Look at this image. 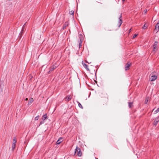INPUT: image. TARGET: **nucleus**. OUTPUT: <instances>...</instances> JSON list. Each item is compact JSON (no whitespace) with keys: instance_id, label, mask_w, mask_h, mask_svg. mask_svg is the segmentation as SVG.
Segmentation results:
<instances>
[{"instance_id":"20e7f679","label":"nucleus","mask_w":159,"mask_h":159,"mask_svg":"<svg viewBox=\"0 0 159 159\" xmlns=\"http://www.w3.org/2000/svg\"><path fill=\"white\" fill-rule=\"evenodd\" d=\"M100 96L102 98H105V99L106 101L107 102H108V98L107 96L106 93H100Z\"/></svg>"},{"instance_id":"9b49d317","label":"nucleus","mask_w":159,"mask_h":159,"mask_svg":"<svg viewBox=\"0 0 159 159\" xmlns=\"http://www.w3.org/2000/svg\"><path fill=\"white\" fill-rule=\"evenodd\" d=\"M159 121V116L156 117L153 122V125L156 126Z\"/></svg>"},{"instance_id":"6e6552de","label":"nucleus","mask_w":159,"mask_h":159,"mask_svg":"<svg viewBox=\"0 0 159 159\" xmlns=\"http://www.w3.org/2000/svg\"><path fill=\"white\" fill-rule=\"evenodd\" d=\"M131 63L129 62H127L125 66V70H127L129 69V67L130 66Z\"/></svg>"},{"instance_id":"f257e3e1","label":"nucleus","mask_w":159,"mask_h":159,"mask_svg":"<svg viewBox=\"0 0 159 159\" xmlns=\"http://www.w3.org/2000/svg\"><path fill=\"white\" fill-rule=\"evenodd\" d=\"M79 40L78 42L79 48H80L82 46V43L83 40V37L82 34H80L79 35Z\"/></svg>"},{"instance_id":"2f4dec72","label":"nucleus","mask_w":159,"mask_h":159,"mask_svg":"<svg viewBox=\"0 0 159 159\" xmlns=\"http://www.w3.org/2000/svg\"><path fill=\"white\" fill-rule=\"evenodd\" d=\"M86 61V62H87V63H91V62H90V63H89L88 62H87V61Z\"/></svg>"},{"instance_id":"412c9836","label":"nucleus","mask_w":159,"mask_h":159,"mask_svg":"<svg viewBox=\"0 0 159 159\" xmlns=\"http://www.w3.org/2000/svg\"><path fill=\"white\" fill-rule=\"evenodd\" d=\"M77 102L78 103L79 107L83 109V107L81 104L78 102Z\"/></svg>"},{"instance_id":"a878e982","label":"nucleus","mask_w":159,"mask_h":159,"mask_svg":"<svg viewBox=\"0 0 159 159\" xmlns=\"http://www.w3.org/2000/svg\"><path fill=\"white\" fill-rule=\"evenodd\" d=\"M13 140L14 142H15V144H16V139L15 138H14L13 139Z\"/></svg>"},{"instance_id":"1a4fd4ad","label":"nucleus","mask_w":159,"mask_h":159,"mask_svg":"<svg viewBox=\"0 0 159 159\" xmlns=\"http://www.w3.org/2000/svg\"><path fill=\"white\" fill-rule=\"evenodd\" d=\"M25 24L24 25L23 27H22L21 30L19 34V37L20 38V39L21 38V37L23 35V33L24 32V26L25 25Z\"/></svg>"},{"instance_id":"0eeeda50","label":"nucleus","mask_w":159,"mask_h":159,"mask_svg":"<svg viewBox=\"0 0 159 159\" xmlns=\"http://www.w3.org/2000/svg\"><path fill=\"white\" fill-rule=\"evenodd\" d=\"M72 97V96L70 95H68L64 98V100L66 102H68L71 99Z\"/></svg>"},{"instance_id":"f8f14e48","label":"nucleus","mask_w":159,"mask_h":159,"mask_svg":"<svg viewBox=\"0 0 159 159\" xmlns=\"http://www.w3.org/2000/svg\"><path fill=\"white\" fill-rule=\"evenodd\" d=\"M157 76L156 75H153L151 76V77L150 78V80L151 81H153L157 79Z\"/></svg>"},{"instance_id":"423d86ee","label":"nucleus","mask_w":159,"mask_h":159,"mask_svg":"<svg viewBox=\"0 0 159 159\" xmlns=\"http://www.w3.org/2000/svg\"><path fill=\"white\" fill-rule=\"evenodd\" d=\"M122 13H121L120 16V17L119 18V21L118 22V23L117 24V25L118 27L119 28L121 26L122 23Z\"/></svg>"},{"instance_id":"4468645a","label":"nucleus","mask_w":159,"mask_h":159,"mask_svg":"<svg viewBox=\"0 0 159 159\" xmlns=\"http://www.w3.org/2000/svg\"><path fill=\"white\" fill-rule=\"evenodd\" d=\"M155 30H157V33L159 30V23H157L155 26Z\"/></svg>"},{"instance_id":"bb28decb","label":"nucleus","mask_w":159,"mask_h":159,"mask_svg":"<svg viewBox=\"0 0 159 159\" xmlns=\"http://www.w3.org/2000/svg\"><path fill=\"white\" fill-rule=\"evenodd\" d=\"M148 102V99H146L145 101V104H147V102Z\"/></svg>"},{"instance_id":"4be33fe9","label":"nucleus","mask_w":159,"mask_h":159,"mask_svg":"<svg viewBox=\"0 0 159 159\" xmlns=\"http://www.w3.org/2000/svg\"><path fill=\"white\" fill-rule=\"evenodd\" d=\"M159 112V107L157 108L154 112L155 114H156Z\"/></svg>"},{"instance_id":"b1692460","label":"nucleus","mask_w":159,"mask_h":159,"mask_svg":"<svg viewBox=\"0 0 159 159\" xmlns=\"http://www.w3.org/2000/svg\"><path fill=\"white\" fill-rule=\"evenodd\" d=\"M147 28V26L145 25V24H144L142 27L143 29H145Z\"/></svg>"},{"instance_id":"5701e85b","label":"nucleus","mask_w":159,"mask_h":159,"mask_svg":"<svg viewBox=\"0 0 159 159\" xmlns=\"http://www.w3.org/2000/svg\"><path fill=\"white\" fill-rule=\"evenodd\" d=\"M39 115L37 116L35 118L34 120H38L39 119Z\"/></svg>"},{"instance_id":"9d476101","label":"nucleus","mask_w":159,"mask_h":159,"mask_svg":"<svg viewBox=\"0 0 159 159\" xmlns=\"http://www.w3.org/2000/svg\"><path fill=\"white\" fill-rule=\"evenodd\" d=\"M57 67V66H55L54 65H53L52 66L50 67V70L49 71V73L53 71L54 69H56Z\"/></svg>"},{"instance_id":"a211bd4d","label":"nucleus","mask_w":159,"mask_h":159,"mask_svg":"<svg viewBox=\"0 0 159 159\" xmlns=\"http://www.w3.org/2000/svg\"><path fill=\"white\" fill-rule=\"evenodd\" d=\"M133 104V102H128V106L129 108H131V107L132 106Z\"/></svg>"},{"instance_id":"6ab92c4d","label":"nucleus","mask_w":159,"mask_h":159,"mask_svg":"<svg viewBox=\"0 0 159 159\" xmlns=\"http://www.w3.org/2000/svg\"><path fill=\"white\" fill-rule=\"evenodd\" d=\"M67 25H68V24H67L66 23H65L63 26L62 29L63 30L65 29L66 28V26H67Z\"/></svg>"},{"instance_id":"7c9ffc66","label":"nucleus","mask_w":159,"mask_h":159,"mask_svg":"<svg viewBox=\"0 0 159 159\" xmlns=\"http://www.w3.org/2000/svg\"><path fill=\"white\" fill-rule=\"evenodd\" d=\"M28 100V99L27 98H26L25 99V100H26V101H27V100Z\"/></svg>"},{"instance_id":"cd10ccee","label":"nucleus","mask_w":159,"mask_h":159,"mask_svg":"<svg viewBox=\"0 0 159 159\" xmlns=\"http://www.w3.org/2000/svg\"><path fill=\"white\" fill-rule=\"evenodd\" d=\"M147 11V10H144L145 13H146Z\"/></svg>"},{"instance_id":"393cba45","label":"nucleus","mask_w":159,"mask_h":159,"mask_svg":"<svg viewBox=\"0 0 159 159\" xmlns=\"http://www.w3.org/2000/svg\"><path fill=\"white\" fill-rule=\"evenodd\" d=\"M137 34H134L133 37V38H134L136 36H137Z\"/></svg>"},{"instance_id":"dca6fc26","label":"nucleus","mask_w":159,"mask_h":159,"mask_svg":"<svg viewBox=\"0 0 159 159\" xmlns=\"http://www.w3.org/2000/svg\"><path fill=\"white\" fill-rule=\"evenodd\" d=\"M62 139V138H60L59 139L57 140L56 142V144L57 145H58L60 144V143L62 142V141H61L60 140H61Z\"/></svg>"},{"instance_id":"7ed1b4c3","label":"nucleus","mask_w":159,"mask_h":159,"mask_svg":"<svg viewBox=\"0 0 159 159\" xmlns=\"http://www.w3.org/2000/svg\"><path fill=\"white\" fill-rule=\"evenodd\" d=\"M48 116L47 114H45L42 117V121L40 123L39 126L43 124L44 123V120L46 119H48Z\"/></svg>"},{"instance_id":"c85d7f7f","label":"nucleus","mask_w":159,"mask_h":159,"mask_svg":"<svg viewBox=\"0 0 159 159\" xmlns=\"http://www.w3.org/2000/svg\"><path fill=\"white\" fill-rule=\"evenodd\" d=\"M131 29H130L129 30V32H130L131 31Z\"/></svg>"},{"instance_id":"f03ea898","label":"nucleus","mask_w":159,"mask_h":159,"mask_svg":"<svg viewBox=\"0 0 159 159\" xmlns=\"http://www.w3.org/2000/svg\"><path fill=\"white\" fill-rule=\"evenodd\" d=\"M75 153H77V155L79 157H81L82 155V152L81 151L80 148L77 146H76Z\"/></svg>"},{"instance_id":"f3484780","label":"nucleus","mask_w":159,"mask_h":159,"mask_svg":"<svg viewBox=\"0 0 159 159\" xmlns=\"http://www.w3.org/2000/svg\"><path fill=\"white\" fill-rule=\"evenodd\" d=\"M16 145V144H15V142H13L12 144V150L13 151H14V149L15 148Z\"/></svg>"},{"instance_id":"aec40b11","label":"nucleus","mask_w":159,"mask_h":159,"mask_svg":"<svg viewBox=\"0 0 159 159\" xmlns=\"http://www.w3.org/2000/svg\"><path fill=\"white\" fill-rule=\"evenodd\" d=\"M69 13L70 15H73L74 14V11L73 10H71L70 11Z\"/></svg>"},{"instance_id":"2eb2a0df","label":"nucleus","mask_w":159,"mask_h":159,"mask_svg":"<svg viewBox=\"0 0 159 159\" xmlns=\"http://www.w3.org/2000/svg\"><path fill=\"white\" fill-rule=\"evenodd\" d=\"M33 101H34V100L33 99V98H30L29 99V101L28 102V105H30L33 102Z\"/></svg>"},{"instance_id":"ddd939ff","label":"nucleus","mask_w":159,"mask_h":159,"mask_svg":"<svg viewBox=\"0 0 159 159\" xmlns=\"http://www.w3.org/2000/svg\"><path fill=\"white\" fill-rule=\"evenodd\" d=\"M82 65H83V66H84V68H85V69H86L87 70H88V71H89V68H88V66H87V65L86 64H85V63H84V62H83V61H82Z\"/></svg>"},{"instance_id":"39448f33","label":"nucleus","mask_w":159,"mask_h":159,"mask_svg":"<svg viewBox=\"0 0 159 159\" xmlns=\"http://www.w3.org/2000/svg\"><path fill=\"white\" fill-rule=\"evenodd\" d=\"M158 42L157 41H155L153 45V49L152 50V51L154 52V53H155L157 51V43Z\"/></svg>"},{"instance_id":"c756f323","label":"nucleus","mask_w":159,"mask_h":159,"mask_svg":"<svg viewBox=\"0 0 159 159\" xmlns=\"http://www.w3.org/2000/svg\"><path fill=\"white\" fill-rule=\"evenodd\" d=\"M125 0H122V2L123 3L125 1Z\"/></svg>"}]
</instances>
